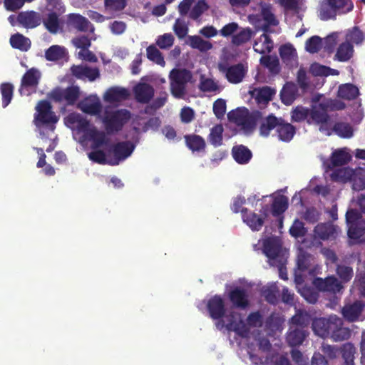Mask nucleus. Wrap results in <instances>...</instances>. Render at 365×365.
I'll return each mask as SVG.
<instances>
[{
  "mask_svg": "<svg viewBox=\"0 0 365 365\" xmlns=\"http://www.w3.org/2000/svg\"><path fill=\"white\" fill-rule=\"evenodd\" d=\"M354 9L351 0H324L319 7V18L323 21L336 19L338 15H344Z\"/></svg>",
  "mask_w": 365,
  "mask_h": 365,
  "instance_id": "obj_1",
  "label": "nucleus"
},
{
  "mask_svg": "<svg viewBox=\"0 0 365 365\" xmlns=\"http://www.w3.org/2000/svg\"><path fill=\"white\" fill-rule=\"evenodd\" d=\"M36 113L34 114V123L38 127H46L51 130L58 121V117L52 110V106L48 101L41 100L36 106Z\"/></svg>",
  "mask_w": 365,
  "mask_h": 365,
  "instance_id": "obj_2",
  "label": "nucleus"
},
{
  "mask_svg": "<svg viewBox=\"0 0 365 365\" xmlns=\"http://www.w3.org/2000/svg\"><path fill=\"white\" fill-rule=\"evenodd\" d=\"M170 92L177 98H182L186 91V85L192 78L189 70L185 68H173L169 75Z\"/></svg>",
  "mask_w": 365,
  "mask_h": 365,
  "instance_id": "obj_3",
  "label": "nucleus"
},
{
  "mask_svg": "<svg viewBox=\"0 0 365 365\" xmlns=\"http://www.w3.org/2000/svg\"><path fill=\"white\" fill-rule=\"evenodd\" d=\"M81 91L78 86H71L66 88L56 86L47 95L49 100L66 106H73L80 98Z\"/></svg>",
  "mask_w": 365,
  "mask_h": 365,
  "instance_id": "obj_4",
  "label": "nucleus"
},
{
  "mask_svg": "<svg viewBox=\"0 0 365 365\" xmlns=\"http://www.w3.org/2000/svg\"><path fill=\"white\" fill-rule=\"evenodd\" d=\"M130 113L126 109L106 112L103 123L108 133H118L130 120Z\"/></svg>",
  "mask_w": 365,
  "mask_h": 365,
  "instance_id": "obj_5",
  "label": "nucleus"
},
{
  "mask_svg": "<svg viewBox=\"0 0 365 365\" xmlns=\"http://www.w3.org/2000/svg\"><path fill=\"white\" fill-rule=\"evenodd\" d=\"M321 98L322 96L319 95L312 98L308 124L319 125V130L324 131L327 130L325 126L329 121L330 116L327 110L321 107Z\"/></svg>",
  "mask_w": 365,
  "mask_h": 365,
  "instance_id": "obj_6",
  "label": "nucleus"
},
{
  "mask_svg": "<svg viewBox=\"0 0 365 365\" xmlns=\"http://www.w3.org/2000/svg\"><path fill=\"white\" fill-rule=\"evenodd\" d=\"M228 120L245 130H252L256 125L255 115H251L249 110L245 107L237 108L227 113Z\"/></svg>",
  "mask_w": 365,
  "mask_h": 365,
  "instance_id": "obj_7",
  "label": "nucleus"
},
{
  "mask_svg": "<svg viewBox=\"0 0 365 365\" xmlns=\"http://www.w3.org/2000/svg\"><path fill=\"white\" fill-rule=\"evenodd\" d=\"M135 149V145L129 140L112 144L108 150V154L113 155V158L108 160L110 165H118L120 162L131 155Z\"/></svg>",
  "mask_w": 365,
  "mask_h": 365,
  "instance_id": "obj_8",
  "label": "nucleus"
},
{
  "mask_svg": "<svg viewBox=\"0 0 365 365\" xmlns=\"http://www.w3.org/2000/svg\"><path fill=\"white\" fill-rule=\"evenodd\" d=\"M41 78V73L36 68L26 71L21 80L19 92L21 96H30L35 93Z\"/></svg>",
  "mask_w": 365,
  "mask_h": 365,
  "instance_id": "obj_9",
  "label": "nucleus"
},
{
  "mask_svg": "<svg viewBox=\"0 0 365 365\" xmlns=\"http://www.w3.org/2000/svg\"><path fill=\"white\" fill-rule=\"evenodd\" d=\"M218 68L220 71L225 75L227 80L234 84L242 82L247 73V68L241 63L232 66L220 63Z\"/></svg>",
  "mask_w": 365,
  "mask_h": 365,
  "instance_id": "obj_10",
  "label": "nucleus"
},
{
  "mask_svg": "<svg viewBox=\"0 0 365 365\" xmlns=\"http://www.w3.org/2000/svg\"><path fill=\"white\" fill-rule=\"evenodd\" d=\"M312 284L319 292L331 294L339 293L344 289L341 282L334 275L328 276L324 279L316 277L314 279Z\"/></svg>",
  "mask_w": 365,
  "mask_h": 365,
  "instance_id": "obj_11",
  "label": "nucleus"
},
{
  "mask_svg": "<svg viewBox=\"0 0 365 365\" xmlns=\"http://www.w3.org/2000/svg\"><path fill=\"white\" fill-rule=\"evenodd\" d=\"M206 307L210 317L214 320L220 321L225 316V304L220 295L215 294L210 298Z\"/></svg>",
  "mask_w": 365,
  "mask_h": 365,
  "instance_id": "obj_12",
  "label": "nucleus"
},
{
  "mask_svg": "<svg viewBox=\"0 0 365 365\" xmlns=\"http://www.w3.org/2000/svg\"><path fill=\"white\" fill-rule=\"evenodd\" d=\"M262 210H261L260 212L262 215H264L263 217H259L255 212L247 213L248 210L247 208H244L241 210L243 221L252 231L260 230L264 225V219L267 217V212L268 210V206L265 205Z\"/></svg>",
  "mask_w": 365,
  "mask_h": 365,
  "instance_id": "obj_13",
  "label": "nucleus"
},
{
  "mask_svg": "<svg viewBox=\"0 0 365 365\" xmlns=\"http://www.w3.org/2000/svg\"><path fill=\"white\" fill-rule=\"evenodd\" d=\"M340 232V228L331 222L319 223L314 229L315 237L322 240H335Z\"/></svg>",
  "mask_w": 365,
  "mask_h": 365,
  "instance_id": "obj_14",
  "label": "nucleus"
},
{
  "mask_svg": "<svg viewBox=\"0 0 365 365\" xmlns=\"http://www.w3.org/2000/svg\"><path fill=\"white\" fill-rule=\"evenodd\" d=\"M66 25L68 29H73L79 32H93L94 31L92 24L79 14H69L67 16Z\"/></svg>",
  "mask_w": 365,
  "mask_h": 365,
  "instance_id": "obj_15",
  "label": "nucleus"
},
{
  "mask_svg": "<svg viewBox=\"0 0 365 365\" xmlns=\"http://www.w3.org/2000/svg\"><path fill=\"white\" fill-rule=\"evenodd\" d=\"M334 318H336V316H331L329 319L323 317L314 319L312 324L314 332L322 338L329 336L331 329L334 326Z\"/></svg>",
  "mask_w": 365,
  "mask_h": 365,
  "instance_id": "obj_16",
  "label": "nucleus"
},
{
  "mask_svg": "<svg viewBox=\"0 0 365 365\" xmlns=\"http://www.w3.org/2000/svg\"><path fill=\"white\" fill-rule=\"evenodd\" d=\"M228 297L235 308L246 309L250 304L248 294L244 288L236 287L230 291Z\"/></svg>",
  "mask_w": 365,
  "mask_h": 365,
  "instance_id": "obj_17",
  "label": "nucleus"
},
{
  "mask_svg": "<svg viewBox=\"0 0 365 365\" xmlns=\"http://www.w3.org/2000/svg\"><path fill=\"white\" fill-rule=\"evenodd\" d=\"M135 99L140 103H148L153 98L155 91L153 87L146 83H138L133 88Z\"/></svg>",
  "mask_w": 365,
  "mask_h": 365,
  "instance_id": "obj_18",
  "label": "nucleus"
},
{
  "mask_svg": "<svg viewBox=\"0 0 365 365\" xmlns=\"http://www.w3.org/2000/svg\"><path fill=\"white\" fill-rule=\"evenodd\" d=\"M71 72L73 76L78 79L88 78L90 81H93L100 76L98 68L82 65L72 66Z\"/></svg>",
  "mask_w": 365,
  "mask_h": 365,
  "instance_id": "obj_19",
  "label": "nucleus"
},
{
  "mask_svg": "<svg viewBox=\"0 0 365 365\" xmlns=\"http://www.w3.org/2000/svg\"><path fill=\"white\" fill-rule=\"evenodd\" d=\"M78 108L85 113L96 115L101 112L102 105L97 96H89L79 103Z\"/></svg>",
  "mask_w": 365,
  "mask_h": 365,
  "instance_id": "obj_20",
  "label": "nucleus"
},
{
  "mask_svg": "<svg viewBox=\"0 0 365 365\" xmlns=\"http://www.w3.org/2000/svg\"><path fill=\"white\" fill-rule=\"evenodd\" d=\"M130 93L128 89L122 87H111L108 88L103 96L106 102L110 103H118L128 99Z\"/></svg>",
  "mask_w": 365,
  "mask_h": 365,
  "instance_id": "obj_21",
  "label": "nucleus"
},
{
  "mask_svg": "<svg viewBox=\"0 0 365 365\" xmlns=\"http://www.w3.org/2000/svg\"><path fill=\"white\" fill-rule=\"evenodd\" d=\"M364 306V303L361 301H356L352 304H346L342 309V315L350 322H356L361 315Z\"/></svg>",
  "mask_w": 365,
  "mask_h": 365,
  "instance_id": "obj_22",
  "label": "nucleus"
},
{
  "mask_svg": "<svg viewBox=\"0 0 365 365\" xmlns=\"http://www.w3.org/2000/svg\"><path fill=\"white\" fill-rule=\"evenodd\" d=\"M276 133L279 140L283 142H289L296 133V128L282 118H280Z\"/></svg>",
  "mask_w": 365,
  "mask_h": 365,
  "instance_id": "obj_23",
  "label": "nucleus"
},
{
  "mask_svg": "<svg viewBox=\"0 0 365 365\" xmlns=\"http://www.w3.org/2000/svg\"><path fill=\"white\" fill-rule=\"evenodd\" d=\"M308 334L302 327H291L287 335V341L292 347L298 346L303 343Z\"/></svg>",
  "mask_w": 365,
  "mask_h": 365,
  "instance_id": "obj_24",
  "label": "nucleus"
},
{
  "mask_svg": "<svg viewBox=\"0 0 365 365\" xmlns=\"http://www.w3.org/2000/svg\"><path fill=\"white\" fill-rule=\"evenodd\" d=\"M334 326L332 327L329 336L334 341H341L348 339L351 336V331L349 328L342 327V321L340 318H334Z\"/></svg>",
  "mask_w": 365,
  "mask_h": 365,
  "instance_id": "obj_25",
  "label": "nucleus"
},
{
  "mask_svg": "<svg viewBox=\"0 0 365 365\" xmlns=\"http://www.w3.org/2000/svg\"><path fill=\"white\" fill-rule=\"evenodd\" d=\"M298 96V88L296 84L287 82L280 91V98L283 104L292 105Z\"/></svg>",
  "mask_w": 365,
  "mask_h": 365,
  "instance_id": "obj_26",
  "label": "nucleus"
},
{
  "mask_svg": "<svg viewBox=\"0 0 365 365\" xmlns=\"http://www.w3.org/2000/svg\"><path fill=\"white\" fill-rule=\"evenodd\" d=\"M336 274L339 281L343 284L349 283L354 275V269L346 260L336 264Z\"/></svg>",
  "mask_w": 365,
  "mask_h": 365,
  "instance_id": "obj_27",
  "label": "nucleus"
},
{
  "mask_svg": "<svg viewBox=\"0 0 365 365\" xmlns=\"http://www.w3.org/2000/svg\"><path fill=\"white\" fill-rule=\"evenodd\" d=\"M358 87L352 83L341 84L337 91V97L346 101H353L359 96Z\"/></svg>",
  "mask_w": 365,
  "mask_h": 365,
  "instance_id": "obj_28",
  "label": "nucleus"
},
{
  "mask_svg": "<svg viewBox=\"0 0 365 365\" xmlns=\"http://www.w3.org/2000/svg\"><path fill=\"white\" fill-rule=\"evenodd\" d=\"M282 251V245L278 240L268 238L263 243V252L269 259L274 260Z\"/></svg>",
  "mask_w": 365,
  "mask_h": 365,
  "instance_id": "obj_29",
  "label": "nucleus"
},
{
  "mask_svg": "<svg viewBox=\"0 0 365 365\" xmlns=\"http://www.w3.org/2000/svg\"><path fill=\"white\" fill-rule=\"evenodd\" d=\"M17 21L24 27L30 29L36 27L41 22L39 15L33 11L19 13Z\"/></svg>",
  "mask_w": 365,
  "mask_h": 365,
  "instance_id": "obj_30",
  "label": "nucleus"
},
{
  "mask_svg": "<svg viewBox=\"0 0 365 365\" xmlns=\"http://www.w3.org/2000/svg\"><path fill=\"white\" fill-rule=\"evenodd\" d=\"M86 137L92 141V149H98L103 145H107L109 143V138L106 136V134L103 131L97 130L94 126L89 130Z\"/></svg>",
  "mask_w": 365,
  "mask_h": 365,
  "instance_id": "obj_31",
  "label": "nucleus"
},
{
  "mask_svg": "<svg viewBox=\"0 0 365 365\" xmlns=\"http://www.w3.org/2000/svg\"><path fill=\"white\" fill-rule=\"evenodd\" d=\"M279 120L280 118L276 117L272 113L268 115L262 120L259 125V130L260 135L263 137H268L272 130H275V132H277Z\"/></svg>",
  "mask_w": 365,
  "mask_h": 365,
  "instance_id": "obj_32",
  "label": "nucleus"
},
{
  "mask_svg": "<svg viewBox=\"0 0 365 365\" xmlns=\"http://www.w3.org/2000/svg\"><path fill=\"white\" fill-rule=\"evenodd\" d=\"M187 147L194 152L205 151L206 143L202 137L195 134L185 135L184 136Z\"/></svg>",
  "mask_w": 365,
  "mask_h": 365,
  "instance_id": "obj_33",
  "label": "nucleus"
},
{
  "mask_svg": "<svg viewBox=\"0 0 365 365\" xmlns=\"http://www.w3.org/2000/svg\"><path fill=\"white\" fill-rule=\"evenodd\" d=\"M232 155L235 160L239 164L247 163L252 156L250 150L243 145L234 146L232 149Z\"/></svg>",
  "mask_w": 365,
  "mask_h": 365,
  "instance_id": "obj_34",
  "label": "nucleus"
},
{
  "mask_svg": "<svg viewBox=\"0 0 365 365\" xmlns=\"http://www.w3.org/2000/svg\"><path fill=\"white\" fill-rule=\"evenodd\" d=\"M9 42L14 48L21 51H27L31 46L30 39L19 33L13 34L10 38Z\"/></svg>",
  "mask_w": 365,
  "mask_h": 365,
  "instance_id": "obj_35",
  "label": "nucleus"
},
{
  "mask_svg": "<svg viewBox=\"0 0 365 365\" xmlns=\"http://www.w3.org/2000/svg\"><path fill=\"white\" fill-rule=\"evenodd\" d=\"M354 53V46L347 41L341 43L336 51L335 58L341 62L348 61Z\"/></svg>",
  "mask_w": 365,
  "mask_h": 365,
  "instance_id": "obj_36",
  "label": "nucleus"
},
{
  "mask_svg": "<svg viewBox=\"0 0 365 365\" xmlns=\"http://www.w3.org/2000/svg\"><path fill=\"white\" fill-rule=\"evenodd\" d=\"M310 115V108L303 106H297L291 111V120L294 123H301L306 121L308 124V120Z\"/></svg>",
  "mask_w": 365,
  "mask_h": 365,
  "instance_id": "obj_37",
  "label": "nucleus"
},
{
  "mask_svg": "<svg viewBox=\"0 0 365 365\" xmlns=\"http://www.w3.org/2000/svg\"><path fill=\"white\" fill-rule=\"evenodd\" d=\"M340 352L344 359V365H355L356 348L353 344L350 342L344 344L340 349Z\"/></svg>",
  "mask_w": 365,
  "mask_h": 365,
  "instance_id": "obj_38",
  "label": "nucleus"
},
{
  "mask_svg": "<svg viewBox=\"0 0 365 365\" xmlns=\"http://www.w3.org/2000/svg\"><path fill=\"white\" fill-rule=\"evenodd\" d=\"M279 53L282 60L287 65L292 64L297 57L296 49L290 43L281 46Z\"/></svg>",
  "mask_w": 365,
  "mask_h": 365,
  "instance_id": "obj_39",
  "label": "nucleus"
},
{
  "mask_svg": "<svg viewBox=\"0 0 365 365\" xmlns=\"http://www.w3.org/2000/svg\"><path fill=\"white\" fill-rule=\"evenodd\" d=\"M259 62L272 74H277L280 71L279 61L276 56H263L260 58Z\"/></svg>",
  "mask_w": 365,
  "mask_h": 365,
  "instance_id": "obj_40",
  "label": "nucleus"
},
{
  "mask_svg": "<svg viewBox=\"0 0 365 365\" xmlns=\"http://www.w3.org/2000/svg\"><path fill=\"white\" fill-rule=\"evenodd\" d=\"M313 259L314 257L311 254H309L307 252L302 250L300 251L297 257L298 270L302 272L309 270L310 274H313L314 270L309 269Z\"/></svg>",
  "mask_w": 365,
  "mask_h": 365,
  "instance_id": "obj_41",
  "label": "nucleus"
},
{
  "mask_svg": "<svg viewBox=\"0 0 365 365\" xmlns=\"http://www.w3.org/2000/svg\"><path fill=\"white\" fill-rule=\"evenodd\" d=\"M288 208V198L284 195L276 197L272 204V214L278 217L284 213Z\"/></svg>",
  "mask_w": 365,
  "mask_h": 365,
  "instance_id": "obj_42",
  "label": "nucleus"
},
{
  "mask_svg": "<svg viewBox=\"0 0 365 365\" xmlns=\"http://www.w3.org/2000/svg\"><path fill=\"white\" fill-rule=\"evenodd\" d=\"M333 132L341 138H351L354 135L352 126L344 122H336L334 123Z\"/></svg>",
  "mask_w": 365,
  "mask_h": 365,
  "instance_id": "obj_43",
  "label": "nucleus"
},
{
  "mask_svg": "<svg viewBox=\"0 0 365 365\" xmlns=\"http://www.w3.org/2000/svg\"><path fill=\"white\" fill-rule=\"evenodd\" d=\"M59 13L50 12L47 17L43 19V25L51 34H56L60 27Z\"/></svg>",
  "mask_w": 365,
  "mask_h": 365,
  "instance_id": "obj_44",
  "label": "nucleus"
},
{
  "mask_svg": "<svg viewBox=\"0 0 365 365\" xmlns=\"http://www.w3.org/2000/svg\"><path fill=\"white\" fill-rule=\"evenodd\" d=\"M223 131V126L221 124L215 125L210 129L208 140L213 146L218 147L222 144Z\"/></svg>",
  "mask_w": 365,
  "mask_h": 365,
  "instance_id": "obj_45",
  "label": "nucleus"
},
{
  "mask_svg": "<svg viewBox=\"0 0 365 365\" xmlns=\"http://www.w3.org/2000/svg\"><path fill=\"white\" fill-rule=\"evenodd\" d=\"M66 56V49L58 45L50 46L45 52V57L48 61H56L63 59Z\"/></svg>",
  "mask_w": 365,
  "mask_h": 365,
  "instance_id": "obj_46",
  "label": "nucleus"
},
{
  "mask_svg": "<svg viewBox=\"0 0 365 365\" xmlns=\"http://www.w3.org/2000/svg\"><path fill=\"white\" fill-rule=\"evenodd\" d=\"M276 91L269 86H264L257 91L255 100L259 104H267L272 101Z\"/></svg>",
  "mask_w": 365,
  "mask_h": 365,
  "instance_id": "obj_47",
  "label": "nucleus"
},
{
  "mask_svg": "<svg viewBox=\"0 0 365 365\" xmlns=\"http://www.w3.org/2000/svg\"><path fill=\"white\" fill-rule=\"evenodd\" d=\"M346 41L349 43H355L356 45L362 43L365 39V35L361 30L357 26H354L349 29L346 34Z\"/></svg>",
  "mask_w": 365,
  "mask_h": 365,
  "instance_id": "obj_48",
  "label": "nucleus"
},
{
  "mask_svg": "<svg viewBox=\"0 0 365 365\" xmlns=\"http://www.w3.org/2000/svg\"><path fill=\"white\" fill-rule=\"evenodd\" d=\"M298 292L304 299L311 304H315L319 298V291L314 288L304 285L298 288Z\"/></svg>",
  "mask_w": 365,
  "mask_h": 365,
  "instance_id": "obj_49",
  "label": "nucleus"
},
{
  "mask_svg": "<svg viewBox=\"0 0 365 365\" xmlns=\"http://www.w3.org/2000/svg\"><path fill=\"white\" fill-rule=\"evenodd\" d=\"M365 234V220H359V222L348 227L347 235L350 239L358 240Z\"/></svg>",
  "mask_w": 365,
  "mask_h": 365,
  "instance_id": "obj_50",
  "label": "nucleus"
},
{
  "mask_svg": "<svg viewBox=\"0 0 365 365\" xmlns=\"http://www.w3.org/2000/svg\"><path fill=\"white\" fill-rule=\"evenodd\" d=\"M321 107L327 111L341 110L346 108V104L338 99L323 98L321 101Z\"/></svg>",
  "mask_w": 365,
  "mask_h": 365,
  "instance_id": "obj_51",
  "label": "nucleus"
},
{
  "mask_svg": "<svg viewBox=\"0 0 365 365\" xmlns=\"http://www.w3.org/2000/svg\"><path fill=\"white\" fill-rule=\"evenodd\" d=\"M351 156L343 150H337L332 153L331 163L333 166H341L349 162Z\"/></svg>",
  "mask_w": 365,
  "mask_h": 365,
  "instance_id": "obj_52",
  "label": "nucleus"
},
{
  "mask_svg": "<svg viewBox=\"0 0 365 365\" xmlns=\"http://www.w3.org/2000/svg\"><path fill=\"white\" fill-rule=\"evenodd\" d=\"M146 52L147 58L150 61L161 66H164L165 65L163 53L156 48L155 46L150 45L148 46Z\"/></svg>",
  "mask_w": 365,
  "mask_h": 365,
  "instance_id": "obj_53",
  "label": "nucleus"
},
{
  "mask_svg": "<svg viewBox=\"0 0 365 365\" xmlns=\"http://www.w3.org/2000/svg\"><path fill=\"white\" fill-rule=\"evenodd\" d=\"M261 16L264 21L263 30L267 31L270 26H277L278 21L276 19L275 16L272 12L269 7H263L261 11Z\"/></svg>",
  "mask_w": 365,
  "mask_h": 365,
  "instance_id": "obj_54",
  "label": "nucleus"
},
{
  "mask_svg": "<svg viewBox=\"0 0 365 365\" xmlns=\"http://www.w3.org/2000/svg\"><path fill=\"white\" fill-rule=\"evenodd\" d=\"M14 86L10 83H3L0 86L2 96V106L6 108L11 101L14 93Z\"/></svg>",
  "mask_w": 365,
  "mask_h": 365,
  "instance_id": "obj_55",
  "label": "nucleus"
},
{
  "mask_svg": "<svg viewBox=\"0 0 365 365\" xmlns=\"http://www.w3.org/2000/svg\"><path fill=\"white\" fill-rule=\"evenodd\" d=\"M237 314L235 312H230L227 315H225L227 323L221 319L220 321L216 322V327L218 329H222L225 327L228 331H231L232 327L238 322L237 319Z\"/></svg>",
  "mask_w": 365,
  "mask_h": 365,
  "instance_id": "obj_56",
  "label": "nucleus"
},
{
  "mask_svg": "<svg viewBox=\"0 0 365 365\" xmlns=\"http://www.w3.org/2000/svg\"><path fill=\"white\" fill-rule=\"evenodd\" d=\"M209 6L205 0H198L191 9L189 16L193 20H197L200 16L208 9Z\"/></svg>",
  "mask_w": 365,
  "mask_h": 365,
  "instance_id": "obj_57",
  "label": "nucleus"
},
{
  "mask_svg": "<svg viewBox=\"0 0 365 365\" xmlns=\"http://www.w3.org/2000/svg\"><path fill=\"white\" fill-rule=\"evenodd\" d=\"M252 36V31L250 28L244 29L232 36V43L237 46L249 41Z\"/></svg>",
  "mask_w": 365,
  "mask_h": 365,
  "instance_id": "obj_58",
  "label": "nucleus"
},
{
  "mask_svg": "<svg viewBox=\"0 0 365 365\" xmlns=\"http://www.w3.org/2000/svg\"><path fill=\"white\" fill-rule=\"evenodd\" d=\"M307 233V229L304 227V224L299 219H296L292 225L289 228V234L295 237H304Z\"/></svg>",
  "mask_w": 365,
  "mask_h": 365,
  "instance_id": "obj_59",
  "label": "nucleus"
},
{
  "mask_svg": "<svg viewBox=\"0 0 365 365\" xmlns=\"http://www.w3.org/2000/svg\"><path fill=\"white\" fill-rule=\"evenodd\" d=\"M174 36L170 33H166L163 35H160L156 39V45L161 49H168L174 43Z\"/></svg>",
  "mask_w": 365,
  "mask_h": 365,
  "instance_id": "obj_60",
  "label": "nucleus"
},
{
  "mask_svg": "<svg viewBox=\"0 0 365 365\" xmlns=\"http://www.w3.org/2000/svg\"><path fill=\"white\" fill-rule=\"evenodd\" d=\"M355 173H350L347 169H340L331 174V179L334 181L346 182L352 180Z\"/></svg>",
  "mask_w": 365,
  "mask_h": 365,
  "instance_id": "obj_61",
  "label": "nucleus"
},
{
  "mask_svg": "<svg viewBox=\"0 0 365 365\" xmlns=\"http://www.w3.org/2000/svg\"><path fill=\"white\" fill-rule=\"evenodd\" d=\"M322 39L317 36L309 38L306 41V49L307 51L314 53L321 49Z\"/></svg>",
  "mask_w": 365,
  "mask_h": 365,
  "instance_id": "obj_62",
  "label": "nucleus"
},
{
  "mask_svg": "<svg viewBox=\"0 0 365 365\" xmlns=\"http://www.w3.org/2000/svg\"><path fill=\"white\" fill-rule=\"evenodd\" d=\"M127 0H105V7L112 11H120L126 6Z\"/></svg>",
  "mask_w": 365,
  "mask_h": 365,
  "instance_id": "obj_63",
  "label": "nucleus"
},
{
  "mask_svg": "<svg viewBox=\"0 0 365 365\" xmlns=\"http://www.w3.org/2000/svg\"><path fill=\"white\" fill-rule=\"evenodd\" d=\"M354 284L359 290L360 296L365 297V272H360L356 275Z\"/></svg>",
  "mask_w": 365,
  "mask_h": 365,
  "instance_id": "obj_64",
  "label": "nucleus"
}]
</instances>
